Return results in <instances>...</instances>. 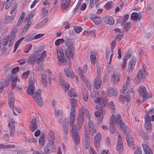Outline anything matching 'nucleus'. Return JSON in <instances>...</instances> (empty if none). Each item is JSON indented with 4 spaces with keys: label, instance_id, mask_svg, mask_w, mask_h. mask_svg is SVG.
Listing matches in <instances>:
<instances>
[{
    "label": "nucleus",
    "instance_id": "obj_11",
    "mask_svg": "<svg viewBox=\"0 0 154 154\" xmlns=\"http://www.w3.org/2000/svg\"><path fill=\"white\" fill-rule=\"evenodd\" d=\"M101 139V135L100 133H98L94 137V144L97 149H99L100 148Z\"/></svg>",
    "mask_w": 154,
    "mask_h": 154
},
{
    "label": "nucleus",
    "instance_id": "obj_59",
    "mask_svg": "<svg viewBox=\"0 0 154 154\" xmlns=\"http://www.w3.org/2000/svg\"><path fill=\"white\" fill-rule=\"evenodd\" d=\"M131 23L130 22H127L124 26V31L127 32L131 27Z\"/></svg>",
    "mask_w": 154,
    "mask_h": 154
},
{
    "label": "nucleus",
    "instance_id": "obj_17",
    "mask_svg": "<svg viewBox=\"0 0 154 154\" xmlns=\"http://www.w3.org/2000/svg\"><path fill=\"white\" fill-rule=\"evenodd\" d=\"M136 60L134 57H132L130 60L128 66V71L129 72L134 69L136 63Z\"/></svg>",
    "mask_w": 154,
    "mask_h": 154
},
{
    "label": "nucleus",
    "instance_id": "obj_32",
    "mask_svg": "<svg viewBox=\"0 0 154 154\" xmlns=\"http://www.w3.org/2000/svg\"><path fill=\"white\" fill-rule=\"evenodd\" d=\"M101 80L100 77H96L94 81V87L96 89H98L100 87Z\"/></svg>",
    "mask_w": 154,
    "mask_h": 154
},
{
    "label": "nucleus",
    "instance_id": "obj_13",
    "mask_svg": "<svg viewBox=\"0 0 154 154\" xmlns=\"http://www.w3.org/2000/svg\"><path fill=\"white\" fill-rule=\"evenodd\" d=\"M123 150V143L121 137L119 135L117 139L116 145V150L119 152H120Z\"/></svg>",
    "mask_w": 154,
    "mask_h": 154
},
{
    "label": "nucleus",
    "instance_id": "obj_51",
    "mask_svg": "<svg viewBox=\"0 0 154 154\" xmlns=\"http://www.w3.org/2000/svg\"><path fill=\"white\" fill-rule=\"evenodd\" d=\"M7 83L5 81L2 82L0 83V94H1L4 90Z\"/></svg>",
    "mask_w": 154,
    "mask_h": 154
},
{
    "label": "nucleus",
    "instance_id": "obj_58",
    "mask_svg": "<svg viewBox=\"0 0 154 154\" xmlns=\"http://www.w3.org/2000/svg\"><path fill=\"white\" fill-rule=\"evenodd\" d=\"M113 5L112 2H107L104 7L106 9L108 10L112 8Z\"/></svg>",
    "mask_w": 154,
    "mask_h": 154
},
{
    "label": "nucleus",
    "instance_id": "obj_5",
    "mask_svg": "<svg viewBox=\"0 0 154 154\" xmlns=\"http://www.w3.org/2000/svg\"><path fill=\"white\" fill-rule=\"evenodd\" d=\"M64 57V55L62 51L60 49L57 50V57L58 59V63L60 66L63 64H64L66 62V60Z\"/></svg>",
    "mask_w": 154,
    "mask_h": 154
},
{
    "label": "nucleus",
    "instance_id": "obj_36",
    "mask_svg": "<svg viewBox=\"0 0 154 154\" xmlns=\"http://www.w3.org/2000/svg\"><path fill=\"white\" fill-rule=\"evenodd\" d=\"M15 147V146L13 145H4L3 144H0V149H11Z\"/></svg>",
    "mask_w": 154,
    "mask_h": 154
},
{
    "label": "nucleus",
    "instance_id": "obj_35",
    "mask_svg": "<svg viewBox=\"0 0 154 154\" xmlns=\"http://www.w3.org/2000/svg\"><path fill=\"white\" fill-rule=\"evenodd\" d=\"M41 80L43 86H46L48 82L47 76L45 74L41 75Z\"/></svg>",
    "mask_w": 154,
    "mask_h": 154
},
{
    "label": "nucleus",
    "instance_id": "obj_8",
    "mask_svg": "<svg viewBox=\"0 0 154 154\" xmlns=\"http://www.w3.org/2000/svg\"><path fill=\"white\" fill-rule=\"evenodd\" d=\"M120 75L119 70L116 69L114 71L111 78V81L114 83H117L119 82Z\"/></svg>",
    "mask_w": 154,
    "mask_h": 154
},
{
    "label": "nucleus",
    "instance_id": "obj_47",
    "mask_svg": "<svg viewBox=\"0 0 154 154\" xmlns=\"http://www.w3.org/2000/svg\"><path fill=\"white\" fill-rule=\"evenodd\" d=\"M105 22L108 24L112 25L113 24L114 20L112 17H106L105 18Z\"/></svg>",
    "mask_w": 154,
    "mask_h": 154
},
{
    "label": "nucleus",
    "instance_id": "obj_50",
    "mask_svg": "<svg viewBox=\"0 0 154 154\" xmlns=\"http://www.w3.org/2000/svg\"><path fill=\"white\" fill-rule=\"evenodd\" d=\"M24 38V37H22L21 38L19 39L16 42L15 44L14 49L13 51L14 53L15 52L17 48L19 45L20 44L21 42L23 40Z\"/></svg>",
    "mask_w": 154,
    "mask_h": 154
},
{
    "label": "nucleus",
    "instance_id": "obj_53",
    "mask_svg": "<svg viewBox=\"0 0 154 154\" xmlns=\"http://www.w3.org/2000/svg\"><path fill=\"white\" fill-rule=\"evenodd\" d=\"M110 53L109 52H108L107 51H106V59L108 60L109 57H110L109 61V64L111 63V60H112V58L113 56V54L112 53L111 54H110Z\"/></svg>",
    "mask_w": 154,
    "mask_h": 154
},
{
    "label": "nucleus",
    "instance_id": "obj_26",
    "mask_svg": "<svg viewBox=\"0 0 154 154\" xmlns=\"http://www.w3.org/2000/svg\"><path fill=\"white\" fill-rule=\"evenodd\" d=\"M101 96L102 101L101 103H100L101 106L100 108H102L103 106H105L107 103L105 92L104 91H103L102 92Z\"/></svg>",
    "mask_w": 154,
    "mask_h": 154
},
{
    "label": "nucleus",
    "instance_id": "obj_20",
    "mask_svg": "<svg viewBox=\"0 0 154 154\" xmlns=\"http://www.w3.org/2000/svg\"><path fill=\"white\" fill-rule=\"evenodd\" d=\"M88 129L92 135H93L97 132L96 130L92 121L88 122Z\"/></svg>",
    "mask_w": 154,
    "mask_h": 154
},
{
    "label": "nucleus",
    "instance_id": "obj_64",
    "mask_svg": "<svg viewBox=\"0 0 154 154\" xmlns=\"http://www.w3.org/2000/svg\"><path fill=\"white\" fill-rule=\"evenodd\" d=\"M135 154H141V149L138 147H136L134 148Z\"/></svg>",
    "mask_w": 154,
    "mask_h": 154
},
{
    "label": "nucleus",
    "instance_id": "obj_15",
    "mask_svg": "<svg viewBox=\"0 0 154 154\" xmlns=\"http://www.w3.org/2000/svg\"><path fill=\"white\" fill-rule=\"evenodd\" d=\"M126 135V139L129 146L132 147L134 146V142L133 137L129 133L127 132L125 133Z\"/></svg>",
    "mask_w": 154,
    "mask_h": 154
},
{
    "label": "nucleus",
    "instance_id": "obj_21",
    "mask_svg": "<svg viewBox=\"0 0 154 154\" xmlns=\"http://www.w3.org/2000/svg\"><path fill=\"white\" fill-rule=\"evenodd\" d=\"M37 128V122L36 119L33 118L32 119L30 125V130L32 131H34Z\"/></svg>",
    "mask_w": 154,
    "mask_h": 154
},
{
    "label": "nucleus",
    "instance_id": "obj_22",
    "mask_svg": "<svg viewBox=\"0 0 154 154\" xmlns=\"http://www.w3.org/2000/svg\"><path fill=\"white\" fill-rule=\"evenodd\" d=\"M8 103L10 107H12L14 105V97L13 93L10 92L8 95Z\"/></svg>",
    "mask_w": 154,
    "mask_h": 154
},
{
    "label": "nucleus",
    "instance_id": "obj_34",
    "mask_svg": "<svg viewBox=\"0 0 154 154\" xmlns=\"http://www.w3.org/2000/svg\"><path fill=\"white\" fill-rule=\"evenodd\" d=\"M39 140V146L40 148H42L44 146L46 142L45 139L43 135L40 136Z\"/></svg>",
    "mask_w": 154,
    "mask_h": 154
},
{
    "label": "nucleus",
    "instance_id": "obj_40",
    "mask_svg": "<svg viewBox=\"0 0 154 154\" xmlns=\"http://www.w3.org/2000/svg\"><path fill=\"white\" fill-rule=\"evenodd\" d=\"M8 123L9 128H15V123L12 118L10 117L8 119Z\"/></svg>",
    "mask_w": 154,
    "mask_h": 154
},
{
    "label": "nucleus",
    "instance_id": "obj_63",
    "mask_svg": "<svg viewBox=\"0 0 154 154\" xmlns=\"http://www.w3.org/2000/svg\"><path fill=\"white\" fill-rule=\"evenodd\" d=\"M123 34L122 33H118L116 36L115 39L118 41H120L123 37Z\"/></svg>",
    "mask_w": 154,
    "mask_h": 154
},
{
    "label": "nucleus",
    "instance_id": "obj_48",
    "mask_svg": "<svg viewBox=\"0 0 154 154\" xmlns=\"http://www.w3.org/2000/svg\"><path fill=\"white\" fill-rule=\"evenodd\" d=\"M35 57L34 56H30L28 58L27 62L29 64H34L35 63Z\"/></svg>",
    "mask_w": 154,
    "mask_h": 154
},
{
    "label": "nucleus",
    "instance_id": "obj_29",
    "mask_svg": "<svg viewBox=\"0 0 154 154\" xmlns=\"http://www.w3.org/2000/svg\"><path fill=\"white\" fill-rule=\"evenodd\" d=\"M131 17L132 20L136 21H139L141 19V16L136 12L133 13Z\"/></svg>",
    "mask_w": 154,
    "mask_h": 154
},
{
    "label": "nucleus",
    "instance_id": "obj_18",
    "mask_svg": "<svg viewBox=\"0 0 154 154\" xmlns=\"http://www.w3.org/2000/svg\"><path fill=\"white\" fill-rule=\"evenodd\" d=\"M61 8L62 10L67 11L71 2V0H62Z\"/></svg>",
    "mask_w": 154,
    "mask_h": 154
},
{
    "label": "nucleus",
    "instance_id": "obj_16",
    "mask_svg": "<svg viewBox=\"0 0 154 154\" xmlns=\"http://www.w3.org/2000/svg\"><path fill=\"white\" fill-rule=\"evenodd\" d=\"M54 143L53 142H49L45 146L44 149L45 153L48 154L51 152L53 150Z\"/></svg>",
    "mask_w": 154,
    "mask_h": 154
},
{
    "label": "nucleus",
    "instance_id": "obj_46",
    "mask_svg": "<svg viewBox=\"0 0 154 154\" xmlns=\"http://www.w3.org/2000/svg\"><path fill=\"white\" fill-rule=\"evenodd\" d=\"M82 95L83 99L86 102L88 100V95L87 92L84 89H82Z\"/></svg>",
    "mask_w": 154,
    "mask_h": 154
},
{
    "label": "nucleus",
    "instance_id": "obj_33",
    "mask_svg": "<svg viewBox=\"0 0 154 154\" xmlns=\"http://www.w3.org/2000/svg\"><path fill=\"white\" fill-rule=\"evenodd\" d=\"M62 111L61 110H59L58 111L55 110V116L56 118H58V121L60 122L63 120L62 118Z\"/></svg>",
    "mask_w": 154,
    "mask_h": 154
},
{
    "label": "nucleus",
    "instance_id": "obj_57",
    "mask_svg": "<svg viewBox=\"0 0 154 154\" xmlns=\"http://www.w3.org/2000/svg\"><path fill=\"white\" fill-rule=\"evenodd\" d=\"M41 10L42 11L41 14L42 16L43 17H45L48 14V11L47 9H45L44 8H42Z\"/></svg>",
    "mask_w": 154,
    "mask_h": 154
},
{
    "label": "nucleus",
    "instance_id": "obj_62",
    "mask_svg": "<svg viewBox=\"0 0 154 154\" xmlns=\"http://www.w3.org/2000/svg\"><path fill=\"white\" fill-rule=\"evenodd\" d=\"M129 17V14H127L125 15L123 18V20L121 23V25L123 26L126 23Z\"/></svg>",
    "mask_w": 154,
    "mask_h": 154
},
{
    "label": "nucleus",
    "instance_id": "obj_60",
    "mask_svg": "<svg viewBox=\"0 0 154 154\" xmlns=\"http://www.w3.org/2000/svg\"><path fill=\"white\" fill-rule=\"evenodd\" d=\"M13 20V18L12 17L9 16H7L5 17V23L8 24L12 22Z\"/></svg>",
    "mask_w": 154,
    "mask_h": 154
},
{
    "label": "nucleus",
    "instance_id": "obj_4",
    "mask_svg": "<svg viewBox=\"0 0 154 154\" xmlns=\"http://www.w3.org/2000/svg\"><path fill=\"white\" fill-rule=\"evenodd\" d=\"M145 124L144 127L147 133H149L152 131V126L151 122L150 116L149 114H146L145 116Z\"/></svg>",
    "mask_w": 154,
    "mask_h": 154
},
{
    "label": "nucleus",
    "instance_id": "obj_38",
    "mask_svg": "<svg viewBox=\"0 0 154 154\" xmlns=\"http://www.w3.org/2000/svg\"><path fill=\"white\" fill-rule=\"evenodd\" d=\"M84 140L86 148V149H88L89 147L90 144L89 135V134H85Z\"/></svg>",
    "mask_w": 154,
    "mask_h": 154
},
{
    "label": "nucleus",
    "instance_id": "obj_9",
    "mask_svg": "<svg viewBox=\"0 0 154 154\" xmlns=\"http://www.w3.org/2000/svg\"><path fill=\"white\" fill-rule=\"evenodd\" d=\"M78 71L81 79L83 81H85L86 83V86H87L89 90H91V86L90 85L89 82H88L87 79L85 78V76L83 74V72L82 70V68L80 67H79L78 68Z\"/></svg>",
    "mask_w": 154,
    "mask_h": 154
},
{
    "label": "nucleus",
    "instance_id": "obj_28",
    "mask_svg": "<svg viewBox=\"0 0 154 154\" xmlns=\"http://www.w3.org/2000/svg\"><path fill=\"white\" fill-rule=\"evenodd\" d=\"M105 112V110L104 109L96 111L95 112V116L97 118L103 119Z\"/></svg>",
    "mask_w": 154,
    "mask_h": 154
},
{
    "label": "nucleus",
    "instance_id": "obj_45",
    "mask_svg": "<svg viewBox=\"0 0 154 154\" xmlns=\"http://www.w3.org/2000/svg\"><path fill=\"white\" fill-rule=\"evenodd\" d=\"M117 90L113 89L111 87L109 88L108 92L109 94L116 96L117 94Z\"/></svg>",
    "mask_w": 154,
    "mask_h": 154
},
{
    "label": "nucleus",
    "instance_id": "obj_1",
    "mask_svg": "<svg viewBox=\"0 0 154 154\" xmlns=\"http://www.w3.org/2000/svg\"><path fill=\"white\" fill-rule=\"evenodd\" d=\"M35 90L32 78L29 79V85L27 90V93L28 95H32L35 101L40 106L42 105L43 101L41 97L42 91L39 90L37 92H33Z\"/></svg>",
    "mask_w": 154,
    "mask_h": 154
},
{
    "label": "nucleus",
    "instance_id": "obj_37",
    "mask_svg": "<svg viewBox=\"0 0 154 154\" xmlns=\"http://www.w3.org/2000/svg\"><path fill=\"white\" fill-rule=\"evenodd\" d=\"M90 58L92 63L95 64L96 62L97 59L94 53L92 51L90 52Z\"/></svg>",
    "mask_w": 154,
    "mask_h": 154
},
{
    "label": "nucleus",
    "instance_id": "obj_42",
    "mask_svg": "<svg viewBox=\"0 0 154 154\" xmlns=\"http://www.w3.org/2000/svg\"><path fill=\"white\" fill-rule=\"evenodd\" d=\"M64 72L66 76L69 78H72L73 76V73L70 69H68L67 68L64 69Z\"/></svg>",
    "mask_w": 154,
    "mask_h": 154
},
{
    "label": "nucleus",
    "instance_id": "obj_31",
    "mask_svg": "<svg viewBox=\"0 0 154 154\" xmlns=\"http://www.w3.org/2000/svg\"><path fill=\"white\" fill-rule=\"evenodd\" d=\"M119 100L122 103H125V101L128 102L130 100V95H128V96H125L123 95H120L119 97Z\"/></svg>",
    "mask_w": 154,
    "mask_h": 154
},
{
    "label": "nucleus",
    "instance_id": "obj_61",
    "mask_svg": "<svg viewBox=\"0 0 154 154\" xmlns=\"http://www.w3.org/2000/svg\"><path fill=\"white\" fill-rule=\"evenodd\" d=\"M99 93L98 92H93L90 94V97L92 99L98 98L99 96Z\"/></svg>",
    "mask_w": 154,
    "mask_h": 154
},
{
    "label": "nucleus",
    "instance_id": "obj_49",
    "mask_svg": "<svg viewBox=\"0 0 154 154\" xmlns=\"http://www.w3.org/2000/svg\"><path fill=\"white\" fill-rule=\"evenodd\" d=\"M13 106L12 107H10L11 108L13 109V114L14 116H17V115L15 112V111L18 113H21L22 112V110L19 107L15 106L14 107H13Z\"/></svg>",
    "mask_w": 154,
    "mask_h": 154
},
{
    "label": "nucleus",
    "instance_id": "obj_6",
    "mask_svg": "<svg viewBox=\"0 0 154 154\" xmlns=\"http://www.w3.org/2000/svg\"><path fill=\"white\" fill-rule=\"evenodd\" d=\"M147 72L145 71L144 68L140 69L136 78L137 83H139L141 80V78H145Z\"/></svg>",
    "mask_w": 154,
    "mask_h": 154
},
{
    "label": "nucleus",
    "instance_id": "obj_30",
    "mask_svg": "<svg viewBox=\"0 0 154 154\" xmlns=\"http://www.w3.org/2000/svg\"><path fill=\"white\" fill-rule=\"evenodd\" d=\"M142 146L146 154H153L152 150L149 146L145 144H143Z\"/></svg>",
    "mask_w": 154,
    "mask_h": 154
},
{
    "label": "nucleus",
    "instance_id": "obj_3",
    "mask_svg": "<svg viewBox=\"0 0 154 154\" xmlns=\"http://www.w3.org/2000/svg\"><path fill=\"white\" fill-rule=\"evenodd\" d=\"M16 37V35L14 33H13L11 34V35H8L5 39L4 41L2 43L3 46L5 47L7 45L8 42L9 43L8 44V46L9 47H11Z\"/></svg>",
    "mask_w": 154,
    "mask_h": 154
},
{
    "label": "nucleus",
    "instance_id": "obj_43",
    "mask_svg": "<svg viewBox=\"0 0 154 154\" xmlns=\"http://www.w3.org/2000/svg\"><path fill=\"white\" fill-rule=\"evenodd\" d=\"M70 101L71 103L70 111L73 110L74 111H75V108L76 106L75 99L74 98H71L70 99Z\"/></svg>",
    "mask_w": 154,
    "mask_h": 154
},
{
    "label": "nucleus",
    "instance_id": "obj_25",
    "mask_svg": "<svg viewBox=\"0 0 154 154\" xmlns=\"http://www.w3.org/2000/svg\"><path fill=\"white\" fill-rule=\"evenodd\" d=\"M47 137L49 142H53L54 143L55 137L54 133L53 131H50L48 133Z\"/></svg>",
    "mask_w": 154,
    "mask_h": 154
},
{
    "label": "nucleus",
    "instance_id": "obj_54",
    "mask_svg": "<svg viewBox=\"0 0 154 154\" xmlns=\"http://www.w3.org/2000/svg\"><path fill=\"white\" fill-rule=\"evenodd\" d=\"M68 94L71 97H75V91L72 88H70L69 90Z\"/></svg>",
    "mask_w": 154,
    "mask_h": 154
},
{
    "label": "nucleus",
    "instance_id": "obj_44",
    "mask_svg": "<svg viewBox=\"0 0 154 154\" xmlns=\"http://www.w3.org/2000/svg\"><path fill=\"white\" fill-rule=\"evenodd\" d=\"M48 18H45L44 20L40 22L38 24L36 25L35 28V29H38L39 28L43 26L46 24V23L48 22Z\"/></svg>",
    "mask_w": 154,
    "mask_h": 154
},
{
    "label": "nucleus",
    "instance_id": "obj_39",
    "mask_svg": "<svg viewBox=\"0 0 154 154\" xmlns=\"http://www.w3.org/2000/svg\"><path fill=\"white\" fill-rule=\"evenodd\" d=\"M130 80V77L129 76L127 77L126 82L123 85V91L122 90H121V92L122 93H124V91L126 90L127 86L129 85Z\"/></svg>",
    "mask_w": 154,
    "mask_h": 154
},
{
    "label": "nucleus",
    "instance_id": "obj_23",
    "mask_svg": "<svg viewBox=\"0 0 154 154\" xmlns=\"http://www.w3.org/2000/svg\"><path fill=\"white\" fill-rule=\"evenodd\" d=\"M75 111H74L73 110L70 111V124L71 127L72 128L73 126L75 125L76 126V125L75 124L74 125L75 121Z\"/></svg>",
    "mask_w": 154,
    "mask_h": 154
},
{
    "label": "nucleus",
    "instance_id": "obj_7",
    "mask_svg": "<svg viewBox=\"0 0 154 154\" xmlns=\"http://www.w3.org/2000/svg\"><path fill=\"white\" fill-rule=\"evenodd\" d=\"M116 122L120 125L121 128L126 133L127 131V127L122 121V119L120 115H118L115 119Z\"/></svg>",
    "mask_w": 154,
    "mask_h": 154
},
{
    "label": "nucleus",
    "instance_id": "obj_24",
    "mask_svg": "<svg viewBox=\"0 0 154 154\" xmlns=\"http://www.w3.org/2000/svg\"><path fill=\"white\" fill-rule=\"evenodd\" d=\"M11 80L12 81L11 89L12 90L14 89V88H15L16 86V82H19V80L17 76H11Z\"/></svg>",
    "mask_w": 154,
    "mask_h": 154
},
{
    "label": "nucleus",
    "instance_id": "obj_55",
    "mask_svg": "<svg viewBox=\"0 0 154 154\" xmlns=\"http://www.w3.org/2000/svg\"><path fill=\"white\" fill-rule=\"evenodd\" d=\"M139 92L143 95V94L146 92V90L145 87L143 85H141L139 89Z\"/></svg>",
    "mask_w": 154,
    "mask_h": 154
},
{
    "label": "nucleus",
    "instance_id": "obj_41",
    "mask_svg": "<svg viewBox=\"0 0 154 154\" xmlns=\"http://www.w3.org/2000/svg\"><path fill=\"white\" fill-rule=\"evenodd\" d=\"M73 50V47L72 45H69V46H68V48L65 51L66 55L67 56H69L70 54H72Z\"/></svg>",
    "mask_w": 154,
    "mask_h": 154
},
{
    "label": "nucleus",
    "instance_id": "obj_56",
    "mask_svg": "<svg viewBox=\"0 0 154 154\" xmlns=\"http://www.w3.org/2000/svg\"><path fill=\"white\" fill-rule=\"evenodd\" d=\"M14 0H6V4L5 7V10L8 9L13 2Z\"/></svg>",
    "mask_w": 154,
    "mask_h": 154
},
{
    "label": "nucleus",
    "instance_id": "obj_12",
    "mask_svg": "<svg viewBox=\"0 0 154 154\" xmlns=\"http://www.w3.org/2000/svg\"><path fill=\"white\" fill-rule=\"evenodd\" d=\"M115 116L112 115L109 121L110 130L112 134H113L116 131V128L114 126L115 122H116Z\"/></svg>",
    "mask_w": 154,
    "mask_h": 154
},
{
    "label": "nucleus",
    "instance_id": "obj_2",
    "mask_svg": "<svg viewBox=\"0 0 154 154\" xmlns=\"http://www.w3.org/2000/svg\"><path fill=\"white\" fill-rule=\"evenodd\" d=\"M71 132L72 134V137L75 144L78 145L80 142L79 133L77 131L75 125L73 126L71 128Z\"/></svg>",
    "mask_w": 154,
    "mask_h": 154
},
{
    "label": "nucleus",
    "instance_id": "obj_14",
    "mask_svg": "<svg viewBox=\"0 0 154 154\" xmlns=\"http://www.w3.org/2000/svg\"><path fill=\"white\" fill-rule=\"evenodd\" d=\"M85 109L83 108H81L79 112L77 122L83 123L84 122V113L85 112Z\"/></svg>",
    "mask_w": 154,
    "mask_h": 154
},
{
    "label": "nucleus",
    "instance_id": "obj_27",
    "mask_svg": "<svg viewBox=\"0 0 154 154\" xmlns=\"http://www.w3.org/2000/svg\"><path fill=\"white\" fill-rule=\"evenodd\" d=\"M63 124V131L65 134L67 135L68 133V124L66 122V120L64 119L63 121H61V122Z\"/></svg>",
    "mask_w": 154,
    "mask_h": 154
},
{
    "label": "nucleus",
    "instance_id": "obj_52",
    "mask_svg": "<svg viewBox=\"0 0 154 154\" xmlns=\"http://www.w3.org/2000/svg\"><path fill=\"white\" fill-rule=\"evenodd\" d=\"M92 21L96 24H98L100 23L101 19L100 17H95L92 18Z\"/></svg>",
    "mask_w": 154,
    "mask_h": 154
},
{
    "label": "nucleus",
    "instance_id": "obj_10",
    "mask_svg": "<svg viewBox=\"0 0 154 154\" xmlns=\"http://www.w3.org/2000/svg\"><path fill=\"white\" fill-rule=\"evenodd\" d=\"M59 78L60 83L61 85L63 90L66 92L69 88V85L65 82L63 79L62 75L60 74H59Z\"/></svg>",
    "mask_w": 154,
    "mask_h": 154
},
{
    "label": "nucleus",
    "instance_id": "obj_19",
    "mask_svg": "<svg viewBox=\"0 0 154 154\" xmlns=\"http://www.w3.org/2000/svg\"><path fill=\"white\" fill-rule=\"evenodd\" d=\"M32 23V20H29L21 29V32L20 34V35L21 36L23 35L27 31L28 29L30 28Z\"/></svg>",
    "mask_w": 154,
    "mask_h": 154
}]
</instances>
